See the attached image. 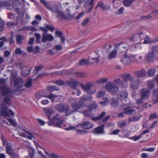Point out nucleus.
<instances>
[{"mask_svg":"<svg viewBox=\"0 0 158 158\" xmlns=\"http://www.w3.org/2000/svg\"><path fill=\"white\" fill-rule=\"evenodd\" d=\"M6 82V80L5 79H1L0 80V90L2 95L10 97H13L12 94L14 92L11 91L6 85H3Z\"/></svg>","mask_w":158,"mask_h":158,"instance_id":"f257e3e1","label":"nucleus"},{"mask_svg":"<svg viewBox=\"0 0 158 158\" xmlns=\"http://www.w3.org/2000/svg\"><path fill=\"white\" fill-rule=\"evenodd\" d=\"M86 106L85 102L80 100L77 102L76 101L71 104V107L73 109V110L69 112L67 114V115H70L76 112L79 111V110L80 108L84 107Z\"/></svg>","mask_w":158,"mask_h":158,"instance_id":"f03ea898","label":"nucleus"},{"mask_svg":"<svg viewBox=\"0 0 158 158\" xmlns=\"http://www.w3.org/2000/svg\"><path fill=\"white\" fill-rule=\"evenodd\" d=\"M64 120L61 118L55 116L48 122V124L50 126L54 125L56 127L61 128V125L64 123Z\"/></svg>","mask_w":158,"mask_h":158,"instance_id":"7ed1b4c3","label":"nucleus"},{"mask_svg":"<svg viewBox=\"0 0 158 158\" xmlns=\"http://www.w3.org/2000/svg\"><path fill=\"white\" fill-rule=\"evenodd\" d=\"M55 109L57 111L60 113H64L66 116H68L67 114H68L70 110V108L68 105H65L63 103L58 104L54 107Z\"/></svg>","mask_w":158,"mask_h":158,"instance_id":"20e7f679","label":"nucleus"},{"mask_svg":"<svg viewBox=\"0 0 158 158\" xmlns=\"http://www.w3.org/2000/svg\"><path fill=\"white\" fill-rule=\"evenodd\" d=\"M57 18L60 19L69 20L73 18L74 17V15L70 14V11L64 14L63 11L60 10L57 13Z\"/></svg>","mask_w":158,"mask_h":158,"instance_id":"39448f33","label":"nucleus"},{"mask_svg":"<svg viewBox=\"0 0 158 158\" xmlns=\"http://www.w3.org/2000/svg\"><path fill=\"white\" fill-rule=\"evenodd\" d=\"M14 87L15 89L11 90L13 91L14 93L15 91H20L21 88L23 86V79L20 77H16L14 79Z\"/></svg>","mask_w":158,"mask_h":158,"instance_id":"423d86ee","label":"nucleus"},{"mask_svg":"<svg viewBox=\"0 0 158 158\" xmlns=\"http://www.w3.org/2000/svg\"><path fill=\"white\" fill-rule=\"evenodd\" d=\"M121 109L123 108L124 109V113L128 115H135L136 110L131 107L129 106L127 104H123L120 107Z\"/></svg>","mask_w":158,"mask_h":158,"instance_id":"0eeeda50","label":"nucleus"},{"mask_svg":"<svg viewBox=\"0 0 158 158\" xmlns=\"http://www.w3.org/2000/svg\"><path fill=\"white\" fill-rule=\"evenodd\" d=\"M106 88L107 90L113 94L117 93L118 88L117 85L113 84L111 82H108L106 85Z\"/></svg>","mask_w":158,"mask_h":158,"instance_id":"6e6552de","label":"nucleus"},{"mask_svg":"<svg viewBox=\"0 0 158 158\" xmlns=\"http://www.w3.org/2000/svg\"><path fill=\"white\" fill-rule=\"evenodd\" d=\"M94 126L93 123L89 121L83 122L81 124L77 125L76 127H81L84 130H89L92 128Z\"/></svg>","mask_w":158,"mask_h":158,"instance_id":"1a4fd4ad","label":"nucleus"},{"mask_svg":"<svg viewBox=\"0 0 158 158\" xmlns=\"http://www.w3.org/2000/svg\"><path fill=\"white\" fill-rule=\"evenodd\" d=\"M128 96V93L126 90H123L119 92L117 94L118 100H120L121 102L127 101Z\"/></svg>","mask_w":158,"mask_h":158,"instance_id":"9d476101","label":"nucleus"},{"mask_svg":"<svg viewBox=\"0 0 158 158\" xmlns=\"http://www.w3.org/2000/svg\"><path fill=\"white\" fill-rule=\"evenodd\" d=\"M141 82V81L140 78H137L136 80L133 78L130 81L131 88L133 89H137L139 86Z\"/></svg>","mask_w":158,"mask_h":158,"instance_id":"9b49d317","label":"nucleus"},{"mask_svg":"<svg viewBox=\"0 0 158 158\" xmlns=\"http://www.w3.org/2000/svg\"><path fill=\"white\" fill-rule=\"evenodd\" d=\"M91 85L90 83H87L85 85H84L82 84H81L82 88L88 95L94 94L96 92V91H91L90 90Z\"/></svg>","mask_w":158,"mask_h":158,"instance_id":"f8f14e48","label":"nucleus"},{"mask_svg":"<svg viewBox=\"0 0 158 158\" xmlns=\"http://www.w3.org/2000/svg\"><path fill=\"white\" fill-rule=\"evenodd\" d=\"M150 92L149 90L143 89L140 91L139 95L140 97L144 100L148 99L150 96Z\"/></svg>","mask_w":158,"mask_h":158,"instance_id":"ddd939ff","label":"nucleus"},{"mask_svg":"<svg viewBox=\"0 0 158 158\" xmlns=\"http://www.w3.org/2000/svg\"><path fill=\"white\" fill-rule=\"evenodd\" d=\"M54 40L52 35L47 33H43L42 34V42L45 43L47 41H52Z\"/></svg>","mask_w":158,"mask_h":158,"instance_id":"4468645a","label":"nucleus"},{"mask_svg":"<svg viewBox=\"0 0 158 158\" xmlns=\"http://www.w3.org/2000/svg\"><path fill=\"white\" fill-rule=\"evenodd\" d=\"M104 125L103 124L100 126H98L92 130L91 132L95 134H105V132L104 131Z\"/></svg>","mask_w":158,"mask_h":158,"instance_id":"2eb2a0df","label":"nucleus"},{"mask_svg":"<svg viewBox=\"0 0 158 158\" xmlns=\"http://www.w3.org/2000/svg\"><path fill=\"white\" fill-rule=\"evenodd\" d=\"M114 83L118 84L122 89L127 88L128 85L127 82L125 81L124 80L121 81L120 78H116L114 80Z\"/></svg>","mask_w":158,"mask_h":158,"instance_id":"dca6fc26","label":"nucleus"},{"mask_svg":"<svg viewBox=\"0 0 158 158\" xmlns=\"http://www.w3.org/2000/svg\"><path fill=\"white\" fill-rule=\"evenodd\" d=\"M126 56H129L131 58L132 60L135 62H138V60L136 59V57L137 54H135L134 53V51L133 50H127L125 52Z\"/></svg>","mask_w":158,"mask_h":158,"instance_id":"f3484780","label":"nucleus"},{"mask_svg":"<svg viewBox=\"0 0 158 158\" xmlns=\"http://www.w3.org/2000/svg\"><path fill=\"white\" fill-rule=\"evenodd\" d=\"M135 76L137 77V78H139L140 77L146 76L147 75L146 72L145 70L142 69L139 71H135Z\"/></svg>","mask_w":158,"mask_h":158,"instance_id":"a211bd4d","label":"nucleus"},{"mask_svg":"<svg viewBox=\"0 0 158 158\" xmlns=\"http://www.w3.org/2000/svg\"><path fill=\"white\" fill-rule=\"evenodd\" d=\"M94 0H87V1L86 2L84 5V6L85 8H89V12H91L94 5Z\"/></svg>","mask_w":158,"mask_h":158,"instance_id":"6ab92c4d","label":"nucleus"},{"mask_svg":"<svg viewBox=\"0 0 158 158\" xmlns=\"http://www.w3.org/2000/svg\"><path fill=\"white\" fill-rule=\"evenodd\" d=\"M156 56L155 53L153 52H149L147 54L146 56V60L149 62H152L156 58Z\"/></svg>","mask_w":158,"mask_h":158,"instance_id":"aec40b11","label":"nucleus"},{"mask_svg":"<svg viewBox=\"0 0 158 158\" xmlns=\"http://www.w3.org/2000/svg\"><path fill=\"white\" fill-rule=\"evenodd\" d=\"M114 47V49H122L123 48L126 49L127 48L128 45L125 42L119 43L116 44H115L113 45Z\"/></svg>","mask_w":158,"mask_h":158,"instance_id":"412c9836","label":"nucleus"},{"mask_svg":"<svg viewBox=\"0 0 158 158\" xmlns=\"http://www.w3.org/2000/svg\"><path fill=\"white\" fill-rule=\"evenodd\" d=\"M43 110L44 112L47 114V116L48 118L49 121L51 119L50 117L54 113V111L53 109L50 107H48L46 108H43Z\"/></svg>","mask_w":158,"mask_h":158,"instance_id":"4be33fe9","label":"nucleus"},{"mask_svg":"<svg viewBox=\"0 0 158 158\" xmlns=\"http://www.w3.org/2000/svg\"><path fill=\"white\" fill-rule=\"evenodd\" d=\"M121 77L125 82L130 81L133 79V77L129 73H124L121 75Z\"/></svg>","mask_w":158,"mask_h":158,"instance_id":"5701e85b","label":"nucleus"},{"mask_svg":"<svg viewBox=\"0 0 158 158\" xmlns=\"http://www.w3.org/2000/svg\"><path fill=\"white\" fill-rule=\"evenodd\" d=\"M98 7H100L102 10H108L109 9L108 6L106 5H104L102 2H98L96 6L95 9H97Z\"/></svg>","mask_w":158,"mask_h":158,"instance_id":"b1692460","label":"nucleus"},{"mask_svg":"<svg viewBox=\"0 0 158 158\" xmlns=\"http://www.w3.org/2000/svg\"><path fill=\"white\" fill-rule=\"evenodd\" d=\"M8 107L4 103H2L1 108V113L3 116L9 117V114L7 111Z\"/></svg>","mask_w":158,"mask_h":158,"instance_id":"393cba45","label":"nucleus"},{"mask_svg":"<svg viewBox=\"0 0 158 158\" xmlns=\"http://www.w3.org/2000/svg\"><path fill=\"white\" fill-rule=\"evenodd\" d=\"M55 34L56 36L60 38L61 42H60V44L61 43L64 44L65 40L64 37L63 36V34L62 32L56 31L55 32Z\"/></svg>","mask_w":158,"mask_h":158,"instance_id":"a878e982","label":"nucleus"},{"mask_svg":"<svg viewBox=\"0 0 158 158\" xmlns=\"http://www.w3.org/2000/svg\"><path fill=\"white\" fill-rule=\"evenodd\" d=\"M121 61L125 65H128L131 63V59L129 56H126L125 54L124 58L121 60Z\"/></svg>","mask_w":158,"mask_h":158,"instance_id":"bb28decb","label":"nucleus"},{"mask_svg":"<svg viewBox=\"0 0 158 158\" xmlns=\"http://www.w3.org/2000/svg\"><path fill=\"white\" fill-rule=\"evenodd\" d=\"M66 83L67 84V86H70L72 88L75 89L77 87V83H78V81L72 82L69 81H66Z\"/></svg>","mask_w":158,"mask_h":158,"instance_id":"cd10ccee","label":"nucleus"},{"mask_svg":"<svg viewBox=\"0 0 158 158\" xmlns=\"http://www.w3.org/2000/svg\"><path fill=\"white\" fill-rule=\"evenodd\" d=\"M110 102L111 106L112 107H116L118 106V100L115 98H112L110 100Z\"/></svg>","mask_w":158,"mask_h":158,"instance_id":"c85d7f7f","label":"nucleus"},{"mask_svg":"<svg viewBox=\"0 0 158 158\" xmlns=\"http://www.w3.org/2000/svg\"><path fill=\"white\" fill-rule=\"evenodd\" d=\"M16 43L19 45L22 44V41L23 40L24 37L23 35L20 34L19 35H15Z\"/></svg>","mask_w":158,"mask_h":158,"instance_id":"c756f323","label":"nucleus"},{"mask_svg":"<svg viewBox=\"0 0 158 158\" xmlns=\"http://www.w3.org/2000/svg\"><path fill=\"white\" fill-rule=\"evenodd\" d=\"M117 50L112 51L109 53L108 56V59L110 60L115 58L117 56Z\"/></svg>","mask_w":158,"mask_h":158,"instance_id":"7c9ffc66","label":"nucleus"},{"mask_svg":"<svg viewBox=\"0 0 158 158\" xmlns=\"http://www.w3.org/2000/svg\"><path fill=\"white\" fill-rule=\"evenodd\" d=\"M133 115V116L130 117L129 118L128 120L129 122L132 121H137L140 119L141 116L140 114H139L137 116H135V114Z\"/></svg>","mask_w":158,"mask_h":158,"instance_id":"2f4dec72","label":"nucleus"},{"mask_svg":"<svg viewBox=\"0 0 158 158\" xmlns=\"http://www.w3.org/2000/svg\"><path fill=\"white\" fill-rule=\"evenodd\" d=\"M74 74L76 75L77 77L84 78L86 77V74L82 72H75Z\"/></svg>","mask_w":158,"mask_h":158,"instance_id":"473e14b6","label":"nucleus"},{"mask_svg":"<svg viewBox=\"0 0 158 158\" xmlns=\"http://www.w3.org/2000/svg\"><path fill=\"white\" fill-rule=\"evenodd\" d=\"M54 82L55 84L60 86L64 85V86H67L66 81L64 82L61 79L55 81Z\"/></svg>","mask_w":158,"mask_h":158,"instance_id":"72a5a7b5","label":"nucleus"},{"mask_svg":"<svg viewBox=\"0 0 158 158\" xmlns=\"http://www.w3.org/2000/svg\"><path fill=\"white\" fill-rule=\"evenodd\" d=\"M48 10H50L52 12L54 13H57L58 11L60 10L59 9L58 6H54L52 7H50L49 6V8L48 9Z\"/></svg>","mask_w":158,"mask_h":158,"instance_id":"f704fd0d","label":"nucleus"},{"mask_svg":"<svg viewBox=\"0 0 158 158\" xmlns=\"http://www.w3.org/2000/svg\"><path fill=\"white\" fill-rule=\"evenodd\" d=\"M122 2L124 6L126 7H129L131 6L133 1L132 0H123Z\"/></svg>","mask_w":158,"mask_h":158,"instance_id":"c9c22d12","label":"nucleus"},{"mask_svg":"<svg viewBox=\"0 0 158 158\" xmlns=\"http://www.w3.org/2000/svg\"><path fill=\"white\" fill-rule=\"evenodd\" d=\"M136 35L139 36L141 40L144 39V41L143 43L147 44L149 43V41H147L145 38H144L145 35L143 33L141 32L139 35Z\"/></svg>","mask_w":158,"mask_h":158,"instance_id":"e433bc0d","label":"nucleus"},{"mask_svg":"<svg viewBox=\"0 0 158 158\" xmlns=\"http://www.w3.org/2000/svg\"><path fill=\"white\" fill-rule=\"evenodd\" d=\"M89 62V60L88 59H82L79 61L78 65L81 66L86 65Z\"/></svg>","mask_w":158,"mask_h":158,"instance_id":"4c0bfd02","label":"nucleus"},{"mask_svg":"<svg viewBox=\"0 0 158 158\" xmlns=\"http://www.w3.org/2000/svg\"><path fill=\"white\" fill-rule=\"evenodd\" d=\"M127 120H122L118 123V125L121 128H123L127 126Z\"/></svg>","mask_w":158,"mask_h":158,"instance_id":"58836bf2","label":"nucleus"},{"mask_svg":"<svg viewBox=\"0 0 158 158\" xmlns=\"http://www.w3.org/2000/svg\"><path fill=\"white\" fill-rule=\"evenodd\" d=\"M156 72V69L155 68H151L148 69L147 71V73L149 77H152L155 74Z\"/></svg>","mask_w":158,"mask_h":158,"instance_id":"ea45409f","label":"nucleus"},{"mask_svg":"<svg viewBox=\"0 0 158 158\" xmlns=\"http://www.w3.org/2000/svg\"><path fill=\"white\" fill-rule=\"evenodd\" d=\"M92 102V104L89 106V110L90 111H92L93 110L96 109L98 106V105L96 102L94 101Z\"/></svg>","mask_w":158,"mask_h":158,"instance_id":"a19ab883","label":"nucleus"},{"mask_svg":"<svg viewBox=\"0 0 158 158\" xmlns=\"http://www.w3.org/2000/svg\"><path fill=\"white\" fill-rule=\"evenodd\" d=\"M6 153L9 155H11L13 152L14 150L10 146L7 145L6 148Z\"/></svg>","mask_w":158,"mask_h":158,"instance_id":"79ce46f5","label":"nucleus"},{"mask_svg":"<svg viewBox=\"0 0 158 158\" xmlns=\"http://www.w3.org/2000/svg\"><path fill=\"white\" fill-rule=\"evenodd\" d=\"M89 96H85L80 99L81 100H83L84 101H90L92 99V96L91 94L89 95Z\"/></svg>","mask_w":158,"mask_h":158,"instance_id":"37998d69","label":"nucleus"},{"mask_svg":"<svg viewBox=\"0 0 158 158\" xmlns=\"http://www.w3.org/2000/svg\"><path fill=\"white\" fill-rule=\"evenodd\" d=\"M57 96L54 95L52 94H50L49 95H44L43 97L50 98L52 102L54 101L55 99Z\"/></svg>","mask_w":158,"mask_h":158,"instance_id":"c03bdc74","label":"nucleus"},{"mask_svg":"<svg viewBox=\"0 0 158 158\" xmlns=\"http://www.w3.org/2000/svg\"><path fill=\"white\" fill-rule=\"evenodd\" d=\"M10 99L8 97H5L3 99V102L2 103L6 104L8 106H10Z\"/></svg>","mask_w":158,"mask_h":158,"instance_id":"a18cd8bd","label":"nucleus"},{"mask_svg":"<svg viewBox=\"0 0 158 158\" xmlns=\"http://www.w3.org/2000/svg\"><path fill=\"white\" fill-rule=\"evenodd\" d=\"M32 84V79L31 78H29L25 83V86L27 88H29L31 86Z\"/></svg>","mask_w":158,"mask_h":158,"instance_id":"49530a36","label":"nucleus"},{"mask_svg":"<svg viewBox=\"0 0 158 158\" xmlns=\"http://www.w3.org/2000/svg\"><path fill=\"white\" fill-rule=\"evenodd\" d=\"M108 79L106 78H103L99 79L96 81V82L98 83H103L106 82Z\"/></svg>","mask_w":158,"mask_h":158,"instance_id":"de8ad7c7","label":"nucleus"},{"mask_svg":"<svg viewBox=\"0 0 158 158\" xmlns=\"http://www.w3.org/2000/svg\"><path fill=\"white\" fill-rule=\"evenodd\" d=\"M28 152L30 156H31V158L33 157L34 156L33 154L35 152L34 149L31 147L29 148H28Z\"/></svg>","mask_w":158,"mask_h":158,"instance_id":"09e8293b","label":"nucleus"},{"mask_svg":"<svg viewBox=\"0 0 158 158\" xmlns=\"http://www.w3.org/2000/svg\"><path fill=\"white\" fill-rule=\"evenodd\" d=\"M10 6V3L6 2H0V8L3 7H7Z\"/></svg>","mask_w":158,"mask_h":158,"instance_id":"8fccbe9b","label":"nucleus"},{"mask_svg":"<svg viewBox=\"0 0 158 158\" xmlns=\"http://www.w3.org/2000/svg\"><path fill=\"white\" fill-rule=\"evenodd\" d=\"M35 36L36 38V43L37 44H39L40 42V35L38 33H36L35 34Z\"/></svg>","mask_w":158,"mask_h":158,"instance_id":"3c124183","label":"nucleus"},{"mask_svg":"<svg viewBox=\"0 0 158 158\" xmlns=\"http://www.w3.org/2000/svg\"><path fill=\"white\" fill-rule=\"evenodd\" d=\"M147 85L148 89H152L154 87V82L152 81H151L148 83Z\"/></svg>","mask_w":158,"mask_h":158,"instance_id":"603ef678","label":"nucleus"},{"mask_svg":"<svg viewBox=\"0 0 158 158\" xmlns=\"http://www.w3.org/2000/svg\"><path fill=\"white\" fill-rule=\"evenodd\" d=\"M84 115L86 117H91V114L89 113V111L88 110H84L82 112Z\"/></svg>","mask_w":158,"mask_h":158,"instance_id":"864d4df0","label":"nucleus"},{"mask_svg":"<svg viewBox=\"0 0 158 158\" xmlns=\"http://www.w3.org/2000/svg\"><path fill=\"white\" fill-rule=\"evenodd\" d=\"M40 1L43 5H44L47 8H49L50 4L45 0H40Z\"/></svg>","mask_w":158,"mask_h":158,"instance_id":"5fc2aeb1","label":"nucleus"},{"mask_svg":"<svg viewBox=\"0 0 158 158\" xmlns=\"http://www.w3.org/2000/svg\"><path fill=\"white\" fill-rule=\"evenodd\" d=\"M23 131L25 132L28 135L27 136V137L28 139H32L34 137V136L33 135V134L32 133L26 131L25 130H23Z\"/></svg>","mask_w":158,"mask_h":158,"instance_id":"6e6d98bb","label":"nucleus"},{"mask_svg":"<svg viewBox=\"0 0 158 158\" xmlns=\"http://www.w3.org/2000/svg\"><path fill=\"white\" fill-rule=\"evenodd\" d=\"M152 94L153 97L154 96L156 98H158V89H154L152 91Z\"/></svg>","mask_w":158,"mask_h":158,"instance_id":"4d7b16f0","label":"nucleus"},{"mask_svg":"<svg viewBox=\"0 0 158 158\" xmlns=\"http://www.w3.org/2000/svg\"><path fill=\"white\" fill-rule=\"evenodd\" d=\"M46 28L48 30H49L52 32H53L55 30V27H54L49 25L48 24H46L45 25Z\"/></svg>","mask_w":158,"mask_h":158,"instance_id":"13d9d810","label":"nucleus"},{"mask_svg":"<svg viewBox=\"0 0 158 158\" xmlns=\"http://www.w3.org/2000/svg\"><path fill=\"white\" fill-rule=\"evenodd\" d=\"M65 73L66 74H74V70L73 69H70L68 70L65 71Z\"/></svg>","mask_w":158,"mask_h":158,"instance_id":"bf43d9fd","label":"nucleus"},{"mask_svg":"<svg viewBox=\"0 0 158 158\" xmlns=\"http://www.w3.org/2000/svg\"><path fill=\"white\" fill-rule=\"evenodd\" d=\"M7 120L11 124L15 126H17V123L15 120L11 118H8Z\"/></svg>","mask_w":158,"mask_h":158,"instance_id":"052dcab7","label":"nucleus"},{"mask_svg":"<svg viewBox=\"0 0 158 158\" xmlns=\"http://www.w3.org/2000/svg\"><path fill=\"white\" fill-rule=\"evenodd\" d=\"M124 10V9L122 7H121L119 9L116 11L117 14H123Z\"/></svg>","mask_w":158,"mask_h":158,"instance_id":"680f3d73","label":"nucleus"},{"mask_svg":"<svg viewBox=\"0 0 158 158\" xmlns=\"http://www.w3.org/2000/svg\"><path fill=\"white\" fill-rule=\"evenodd\" d=\"M141 19L144 20H147L149 19H151V16H150L148 14L147 16L142 15L141 17Z\"/></svg>","mask_w":158,"mask_h":158,"instance_id":"e2e57ef3","label":"nucleus"},{"mask_svg":"<svg viewBox=\"0 0 158 158\" xmlns=\"http://www.w3.org/2000/svg\"><path fill=\"white\" fill-rule=\"evenodd\" d=\"M89 21L88 18H85L82 22L81 25L83 27H84L87 24Z\"/></svg>","mask_w":158,"mask_h":158,"instance_id":"0e129e2a","label":"nucleus"},{"mask_svg":"<svg viewBox=\"0 0 158 158\" xmlns=\"http://www.w3.org/2000/svg\"><path fill=\"white\" fill-rule=\"evenodd\" d=\"M31 69L29 68L28 71H27V72H25V71L22 70L21 71V74L23 75V77H25L27 75L30 73Z\"/></svg>","mask_w":158,"mask_h":158,"instance_id":"69168bd1","label":"nucleus"},{"mask_svg":"<svg viewBox=\"0 0 158 158\" xmlns=\"http://www.w3.org/2000/svg\"><path fill=\"white\" fill-rule=\"evenodd\" d=\"M141 136V135H139L138 136H135L130 138V139L133 140L134 141H136L139 139Z\"/></svg>","mask_w":158,"mask_h":158,"instance_id":"338daca9","label":"nucleus"},{"mask_svg":"<svg viewBox=\"0 0 158 158\" xmlns=\"http://www.w3.org/2000/svg\"><path fill=\"white\" fill-rule=\"evenodd\" d=\"M76 131L77 133L80 135H83L84 133H86V131L84 130L78 129L76 130Z\"/></svg>","mask_w":158,"mask_h":158,"instance_id":"774afa93","label":"nucleus"}]
</instances>
